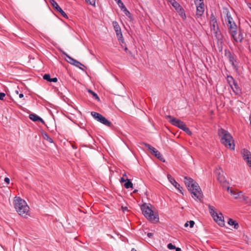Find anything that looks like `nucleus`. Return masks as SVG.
<instances>
[{
    "mask_svg": "<svg viewBox=\"0 0 251 251\" xmlns=\"http://www.w3.org/2000/svg\"><path fill=\"white\" fill-rule=\"evenodd\" d=\"M250 6H249V7L250 8V9H251V4H250Z\"/></svg>",
    "mask_w": 251,
    "mask_h": 251,
    "instance_id": "nucleus-61",
    "label": "nucleus"
},
{
    "mask_svg": "<svg viewBox=\"0 0 251 251\" xmlns=\"http://www.w3.org/2000/svg\"><path fill=\"white\" fill-rule=\"evenodd\" d=\"M199 1V0H195V3L196 5H198V4Z\"/></svg>",
    "mask_w": 251,
    "mask_h": 251,
    "instance_id": "nucleus-52",
    "label": "nucleus"
},
{
    "mask_svg": "<svg viewBox=\"0 0 251 251\" xmlns=\"http://www.w3.org/2000/svg\"><path fill=\"white\" fill-rule=\"evenodd\" d=\"M225 22L229 32L231 31L232 32H234L233 30L236 29L238 27L229 12H227L226 14Z\"/></svg>",
    "mask_w": 251,
    "mask_h": 251,
    "instance_id": "nucleus-4",
    "label": "nucleus"
},
{
    "mask_svg": "<svg viewBox=\"0 0 251 251\" xmlns=\"http://www.w3.org/2000/svg\"><path fill=\"white\" fill-rule=\"evenodd\" d=\"M233 91L236 94L238 95L241 93V90L239 87L237 82H234V83L230 86Z\"/></svg>",
    "mask_w": 251,
    "mask_h": 251,
    "instance_id": "nucleus-20",
    "label": "nucleus"
},
{
    "mask_svg": "<svg viewBox=\"0 0 251 251\" xmlns=\"http://www.w3.org/2000/svg\"><path fill=\"white\" fill-rule=\"evenodd\" d=\"M5 96V94L4 93H0V100H3L4 97Z\"/></svg>",
    "mask_w": 251,
    "mask_h": 251,
    "instance_id": "nucleus-41",
    "label": "nucleus"
},
{
    "mask_svg": "<svg viewBox=\"0 0 251 251\" xmlns=\"http://www.w3.org/2000/svg\"><path fill=\"white\" fill-rule=\"evenodd\" d=\"M218 27H217V29L215 28V30H211L213 32L214 36L216 37L217 39H220L221 36L220 31H218Z\"/></svg>",
    "mask_w": 251,
    "mask_h": 251,
    "instance_id": "nucleus-28",
    "label": "nucleus"
},
{
    "mask_svg": "<svg viewBox=\"0 0 251 251\" xmlns=\"http://www.w3.org/2000/svg\"><path fill=\"white\" fill-rule=\"evenodd\" d=\"M175 249L176 250V251H181V249L179 248L176 247V249Z\"/></svg>",
    "mask_w": 251,
    "mask_h": 251,
    "instance_id": "nucleus-51",
    "label": "nucleus"
},
{
    "mask_svg": "<svg viewBox=\"0 0 251 251\" xmlns=\"http://www.w3.org/2000/svg\"><path fill=\"white\" fill-rule=\"evenodd\" d=\"M250 124H251V114H250Z\"/></svg>",
    "mask_w": 251,
    "mask_h": 251,
    "instance_id": "nucleus-56",
    "label": "nucleus"
},
{
    "mask_svg": "<svg viewBox=\"0 0 251 251\" xmlns=\"http://www.w3.org/2000/svg\"><path fill=\"white\" fill-rule=\"evenodd\" d=\"M189 223L190 224V227L191 228L193 227L194 226V224H195L194 221H190L189 222Z\"/></svg>",
    "mask_w": 251,
    "mask_h": 251,
    "instance_id": "nucleus-42",
    "label": "nucleus"
},
{
    "mask_svg": "<svg viewBox=\"0 0 251 251\" xmlns=\"http://www.w3.org/2000/svg\"><path fill=\"white\" fill-rule=\"evenodd\" d=\"M124 176H126V174H125Z\"/></svg>",
    "mask_w": 251,
    "mask_h": 251,
    "instance_id": "nucleus-62",
    "label": "nucleus"
},
{
    "mask_svg": "<svg viewBox=\"0 0 251 251\" xmlns=\"http://www.w3.org/2000/svg\"><path fill=\"white\" fill-rule=\"evenodd\" d=\"M85 1L92 5H95L96 0H85Z\"/></svg>",
    "mask_w": 251,
    "mask_h": 251,
    "instance_id": "nucleus-37",
    "label": "nucleus"
},
{
    "mask_svg": "<svg viewBox=\"0 0 251 251\" xmlns=\"http://www.w3.org/2000/svg\"><path fill=\"white\" fill-rule=\"evenodd\" d=\"M182 130H183L184 131H185L186 133H187L189 135H191L192 134V132L190 131L189 128L187 127L186 125L182 128Z\"/></svg>",
    "mask_w": 251,
    "mask_h": 251,
    "instance_id": "nucleus-30",
    "label": "nucleus"
},
{
    "mask_svg": "<svg viewBox=\"0 0 251 251\" xmlns=\"http://www.w3.org/2000/svg\"><path fill=\"white\" fill-rule=\"evenodd\" d=\"M57 81V78L56 77H53L51 78L50 82H56Z\"/></svg>",
    "mask_w": 251,
    "mask_h": 251,
    "instance_id": "nucleus-43",
    "label": "nucleus"
},
{
    "mask_svg": "<svg viewBox=\"0 0 251 251\" xmlns=\"http://www.w3.org/2000/svg\"><path fill=\"white\" fill-rule=\"evenodd\" d=\"M124 186L126 189L133 187V184L130 179L126 178V181L124 184Z\"/></svg>",
    "mask_w": 251,
    "mask_h": 251,
    "instance_id": "nucleus-24",
    "label": "nucleus"
},
{
    "mask_svg": "<svg viewBox=\"0 0 251 251\" xmlns=\"http://www.w3.org/2000/svg\"><path fill=\"white\" fill-rule=\"evenodd\" d=\"M184 181L188 190L193 195L192 197L196 200L201 201L203 194L198 183L192 178L187 176L184 177Z\"/></svg>",
    "mask_w": 251,
    "mask_h": 251,
    "instance_id": "nucleus-1",
    "label": "nucleus"
},
{
    "mask_svg": "<svg viewBox=\"0 0 251 251\" xmlns=\"http://www.w3.org/2000/svg\"><path fill=\"white\" fill-rule=\"evenodd\" d=\"M77 67L79 68L80 69L84 71V68H85V66L82 64L81 63V65H77V66H76Z\"/></svg>",
    "mask_w": 251,
    "mask_h": 251,
    "instance_id": "nucleus-40",
    "label": "nucleus"
},
{
    "mask_svg": "<svg viewBox=\"0 0 251 251\" xmlns=\"http://www.w3.org/2000/svg\"><path fill=\"white\" fill-rule=\"evenodd\" d=\"M131 251H136L134 248H132L131 249Z\"/></svg>",
    "mask_w": 251,
    "mask_h": 251,
    "instance_id": "nucleus-55",
    "label": "nucleus"
},
{
    "mask_svg": "<svg viewBox=\"0 0 251 251\" xmlns=\"http://www.w3.org/2000/svg\"><path fill=\"white\" fill-rule=\"evenodd\" d=\"M208 209L210 214L212 216V217L213 218L215 215L217 214L218 213L215 211V208L214 206L211 205H209L208 206Z\"/></svg>",
    "mask_w": 251,
    "mask_h": 251,
    "instance_id": "nucleus-25",
    "label": "nucleus"
},
{
    "mask_svg": "<svg viewBox=\"0 0 251 251\" xmlns=\"http://www.w3.org/2000/svg\"><path fill=\"white\" fill-rule=\"evenodd\" d=\"M210 20H216L215 16L213 14L211 15Z\"/></svg>",
    "mask_w": 251,
    "mask_h": 251,
    "instance_id": "nucleus-49",
    "label": "nucleus"
},
{
    "mask_svg": "<svg viewBox=\"0 0 251 251\" xmlns=\"http://www.w3.org/2000/svg\"><path fill=\"white\" fill-rule=\"evenodd\" d=\"M199 3L197 5V15L201 16L204 11V4L203 0H199Z\"/></svg>",
    "mask_w": 251,
    "mask_h": 251,
    "instance_id": "nucleus-16",
    "label": "nucleus"
},
{
    "mask_svg": "<svg viewBox=\"0 0 251 251\" xmlns=\"http://www.w3.org/2000/svg\"><path fill=\"white\" fill-rule=\"evenodd\" d=\"M115 0V1H117L118 2V1L119 0Z\"/></svg>",
    "mask_w": 251,
    "mask_h": 251,
    "instance_id": "nucleus-63",
    "label": "nucleus"
},
{
    "mask_svg": "<svg viewBox=\"0 0 251 251\" xmlns=\"http://www.w3.org/2000/svg\"><path fill=\"white\" fill-rule=\"evenodd\" d=\"M215 174L217 180L221 183H224L226 182V178L223 175V171L221 168L217 169L215 171Z\"/></svg>",
    "mask_w": 251,
    "mask_h": 251,
    "instance_id": "nucleus-14",
    "label": "nucleus"
},
{
    "mask_svg": "<svg viewBox=\"0 0 251 251\" xmlns=\"http://www.w3.org/2000/svg\"><path fill=\"white\" fill-rule=\"evenodd\" d=\"M126 178H125L124 177H122L121 178V179H120L121 183H123V182H126Z\"/></svg>",
    "mask_w": 251,
    "mask_h": 251,
    "instance_id": "nucleus-44",
    "label": "nucleus"
},
{
    "mask_svg": "<svg viewBox=\"0 0 251 251\" xmlns=\"http://www.w3.org/2000/svg\"><path fill=\"white\" fill-rule=\"evenodd\" d=\"M218 135L221 138V142H222L227 137H229L231 134L228 131L223 128H220L218 130Z\"/></svg>",
    "mask_w": 251,
    "mask_h": 251,
    "instance_id": "nucleus-15",
    "label": "nucleus"
},
{
    "mask_svg": "<svg viewBox=\"0 0 251 251\" xmlns=\"http://www.w3.org/2000/svg\"><path fill=\"white\" fill-rule=\"evenodd\" d=\"M63 54L65 56V59L70 64H73L74 60L75 59L73 58L72 57L70 56L68 54H67L66 52H63Z\"/></svg>",
    "mask_w": 251,
    "mask_h": 251,
    "instance_id": "nucleus-22",
    "label": "nucleus"
},
{
    "mask_svg": "<svg viewBox=\"0 0 251 251\" xmlns=\"http://www.w3.org/2000/svg\"><path fill=\"white\" fill-rule=\"evenodd\" d=\"M169 2H171V3L172 4V1H173V0H168Z\"/></svg>",
    "mask_w": 251,
    "mask_h": 251,
    "instance_id": "nucleus-57",
    "label": "nucleus"
},
{
    "mask_svg": "<svg viewBox=\"0 0 251 251\" xmlns=\"http://www.w3.org/2000/svg\"><path fill=\"white\" fill-rule=\"evenodd\" d=\"M226 80L230 85L231 86L232 85V84L234 83V82H236L235 80L234 79L233 77L231 75H227L226 77Z\"/></svg>",
    "mask_w": 251,
    "mask_h": 251,
    "instance_id": "nucleus-26",
    "label": "nucleus"
},
{
    "mask_svg": "<svg viewBox=\"0 0 251 251\" xmlns=\"http://www.w3.org/2000/svg\"><path fill=\"white\" fill-rule=\"evenodd\" d=\"M188 223L189 222H187L185 224H184V226L185 227H187L188 226Z\"/></svg>",
    "mask_w": 251,
    "mask_h": 251,
    "instance_id": "nucleus-53",
    "label": "nucleus"
},
{
    "mask_svg": "<svg viewBox=\"0 0 251 251\" xmlns=\"http://www.w3.org/2000/svg\"><path fill=\"white\" fill-rule=\"evenodd\" d=\"M50 3L52 7L64 18H68L65 12L60 8L57 3L54 0H50Z\"/></svg>",
    "mask_w": 251,
    "mask_h": 251,
    "instance_id": "nucleus-12",
    "label": "nucleus"
},
{
    "mask_svg": "<svg viewBox=\"0 0 251 251\" xmlns=\"http://www.w3.org/2000/svg\"><path fill=\"white\" fill-rule=\"evenodd\" d=\"M228 224L230 226H234V227L235 229H237L239 227L238 224L234 220L229 219L228 221Z\"/></svg>",
    "mask_w": 251,
    "mask_h": 251,
    "instance_id": "nucleus-23",
    "label": "nucleus"
},
{
    "mask_svg": "<svg viewBox=\"0 0 251 251\" xmlns=\"http://www.w3.org/2000/svg\"><path fill=\"white\" fill-rule=\"evenodd\" d=\"M172 5L177 11V12L179 13V14L182 17L183 19L186 18L184 10L179 3H178L175 0H173V1L172 2Z\"/></svg>",
    "mask_w": 251,
    "mask_h": 251,
    "instance_id": "nucleus-10",
    "label": "nucleus"
},
{
    "mask_svg": "<svg viewBox=\"0 0 251 251\" xmlns=\"http://www.w3.org/2000/svg\"><path fill=\"white\" fill-rule=\"evenodd\" d=\"M123 11L124 12V14L127 17L130 18L131 17V14L129 12V11L126 8L124 9Z\"/></svg>",
    "mask_w": 251,
    "mask_h": 251,
    "instance_id": "nucleus-35",
    "label": "nucleus"
},
{
    "mask_svg": "<svg viewBox=\"0 0 251 251\" xmlns=\"http://www.w3.org/2000/svg\"><path fill=\"white\" fill-rule=\"evenodd\" d=\"M213 218L216 221V222L220 226H222L225 225L224 217L221 213L215 215Z\"/></svg>",
    "mask_w": 251,
    "mask_h": 251,
    "instance_id": "nucleus-17",
    "label": "nucleus"
},
{
    "mask_svg": "<svg viewBox=\"0 0 251 251\" xmlns=\"http://www.w3.org/2000/svg\"><path fill=\"white\" fill-rule=\"evenodd\" d=\"M241 154L245 161L249 167H251V153L247 150L244 149L241 151Z\"/></svg>",
    "mask_w": 251,
    "mask_h": 251,
    "instance_id": "nucleus-11",
    "label": "nucleus"
},
{
    "mask_svg": "<svg viewBox=\"0 0 251 251\" xmlns=\"http://www.w3.org/2000/svg\"><path fill=\"white\" fill-rule=\"evenodd\" d=\"M141 209L144 216L151 223H156L159 221L158 214L153 212L151 204L144 203L141 205Z\"/></svg>",
    "mask_w": 251,
    "mask_h": 251,
    "instance_id": "nucleus-3",
    "label": "nucleus"
},
{
    "mask_svg": "<svg viewBox=\"0 0 251 251\" xmlns=\"http://www.w3.org/2000/svg\"><path fill=\"white\" fill-rule=\"evenodd\" d=\"M98 122H100L101 124L106 126H107L110 127L112 126V123L109 121L107 119H106L104 116L102 115L99 117L98 119L97 120Z\"/></svg>",
    "mask_w": 251,
    "mask_h": 251,
    "instance_id": "nucleus-19",
    "label": "nucleus"
},
{
    "mask_svg": "<svg viewBox=\"0 0 251 251\" xmlns=\"http://www.w3.org/2000/svg\"><path fill=\"white\" fill-rule=\"evenodd\" d=\"M43 78L49 82H50V79H51L50 75H49V74H45L43 75Z\"/></svg>",
    "mask_w": 251,
    "mask_h": 251,
    "instance_id": "nucleus-36",
    "label": "nucleus"
},
{
    "mask_svg": "<svg viewBox=\"0 0 251 251\" xmlns=\"http://www.w3.org/2000/svg\"><path fill=\"white\" fill-rule=\"evenodd\" d=\"M112 25L118 40L121 41L122 43H125V41L123 37L121 29L118 23L116 21H113L112 22Z\"/></svg>",
    "mask_w": 251,
    "mask_h": 251,
    "instance_id": "nucleus-8",
    "label": "nucleus"
},
{
    "mask_svg": "<svg viewBox=\"0 0 251 251\" xmlns=\"http://www.w3.org/2000/svg\"><path fill=\"white\" fill-rule=\"evenodd\" d=\"M225 55L227 57V58H228L229 61L230 62V63L231 64V65L233 67H235V65L234 64V56L232 54V53H231V52L229 50H225Z\"/></svg>",
    "mask_w": 251,
    "mask_h": 251,
    "instance_id": "nucleus-18",
    "label": "nucleus"
},
{
    "mask_svg": "<svg viewBox=\"0 0 251 251\" xmlns=\"http://www.w3.org/2000/svg\"><path fill=\"white\" fill-rule=\"evenodd\" d=\"M88 92L89 93H90L91 94H92L93 95V97L95 98V99L98 100H100V98H99V96H98V95L96 93H95L92 90H90V89L88 90Z\"/></svg>",
    "mask_w": 251,
    "mask_h": 251,
    "instance_id": "nucleus-31",
    "label": "nucleus"
},
{
    "mask_svg": "<svg viewBox=\"0 0 251 251\" xmlns=\"http://www.w3.org/2000/svg\"><path fill=\"white\" fill-rule=\"evenodd\" d=\"M167 178L170 183L176 189H177L179 192L183 195V193L182 191V187L180 186V184H178L175 179L170 175H167Z\"/></svg>",
    "mask_w": 251,
    "mask_h": 251,
    "instance_id": "nucleus-13",
    "label": "nucleus"
},
{
    "mask_svg": "<svg viewBox=\"0 0 251 251\" xmlns=\"http://www.w3.org/2000/svg\"><path fill=\"white\" fill-rule=\"evenodd\" d=\"M91 115L97 120L98 119V118L101 115L100 114L94 111L91 112Z\"/></svg>",
    "mask_w": 251,
    "mask_h": 251,
    "instance_id": "nucleus-32",
    "label": "nucleus"
},
{
    "mask_svg": "<svg viewBox=\"0 0 251 251\" xmlns=\"http://www.w3.org/2000/svg\"><path fill=\"white\" fill-rule=\"evenodd\" d=\"M227 190L228 192H229L231 195H233L234 198L235 199H237L238 196H239V195L237 193H236L235 192H233L230 188L229 187H228L227 188Z\"/></svg>",
    "mask_w": 251,
    "mask_h": 251,
    "instance_id": "nucleus-29",
    "label": "nucleus"
},
{
    "mask_svg": "<svg viewBox=\"0 0 251 251\" xmlns=\"http://www.w3.org/2000/svg\"><path fill=\"white\" fill-rule=\"evenodd\" d=\"M221 143L227 148H229L232 150H234L235 145L234 143V140L231 135L222 141Z\"/></svg>",
    "mask_w": 251,
    "mask_h": 251,
    "instance_id": "nucleus-9",
    "label": "nucleus"
},
{
    "mask_svg": "<svg viewBox=\"0 0 251 251\" xmlns=\"http://www.w3.org/2000/svg\"><path fill=\"white\" fill-rule=\"evenodd\" d=\"M29 118L30 120H32L33 121H40L42 123L45 124L44 121L41 118H40V117H39L38 116L35 114H30L29 115Z\"/></svg>",
    "mask_w": 251,
    "mask_h": 251,
    "instance_id": "nucleus-21",
    "label": "nucleus"
},
{
    "mask_svg": "<svg viewBox=\"0 0 251 251\" xmlns=\"http://www.w3.org/2000/svg\"><path fill=\"white\" fill-rule=\"evenodd\" d=\"M137 191H138V190H134L133 191V193H136V192H137Z\"/></svg>",
    "mask_w": 251,
    "mask_h": 251,
    "instance_id": "nucleus-58",
    "label": "nucleus"
},
{
    "mask_svg": "<svg viewBox=\"0 0 251 251\" xmlns=\"http://www.w3.org/2000/svg\"><path fill=\"white\" fill-rule=\"evenodd\" d=\"M119 42H120V43L123 48H124L125 46H126L125 42V43H122L121 41H119Z\"/></svg>",
    "mask_w": 251,
    "mask_h": 251,
    "instance_id": "nucleus-46",
    "label": "nucleus"
},
{
    "mask_svg": "<svg viewBox=\"0 0 251 251\" xmlns=\"http://www.w3.org/2000/svg\"><path fill=\"white\" fill-rule=\"evenodd\" d=\"M127 209V207H125L124 208V210H126Z\"/></svg>",
    "mask_w": 251,
    "mask_h": 251,
    "instance_id": "nucleus-60",
    "label": "nucleus"
},
{
    "mask_svg": "<svg viewBox=\"0 0 251 251\" xmlns=\"http://www.w3.org/2000/svg\"><path fill=\"white\" fill-rule=\"evenodd\" d=\"M15 92H16V93L17 94H19V92H18V91H17H17H15Z\"/></svg>",
    "mask_w": 251,
    "mask_h": 251,
    "instance_id": "nucleus-59",
    "label": "nucleus"
},
{
    "mask_svg": "<svg viewBox=\"0 0 251 251\" xmlns=\"http://www.w3.org/2000/svg\"><path fill=\"white\" fill-rule=\"evenodd\" d=\"M143 145L145 146V147L149 150L150 151L151 153L157 157L159 160L160 161H162L163 162H165V160L164 159V157H163L162 155L161 154V153L157 151L156 149H155L154 147H152L151 145H150L149 144L143 143Z\"/></svg>",
    "mask_w": 251,
    "mask_h": 251,
    "instance_id": "nucleus-5",
    "label": "nucleus"
},
{
    "mask_svg": "<svg viewBox=\"0 0 251 251\" xmlns=\"http://www.w3.org/2000/svg\"><path fill=\"white\" fill-rule=\"evenodd\" d=\"M4 181L7 183V184H9L10 183V179L8 177H5L4 178Z\"/></svg>",
    "mask_w": 251,
    "mask_h": 251,
    "instance_id": "nucleus-45",
    "label": "nucleus"
},
{
    "mask_svg": "<svg viewBox=\"0 0 251 251\" xmlns=\"http://www.w3.org/2000/svg\"><path fill=\"white\" fill-rule=\"evenodd\" d=\"M233 31L234 32H232L231 31L229 32L230 35L236 42H241L243 41L244 37L240 29L238 27H237V29L233 30Z\"/></svg>",
    "mask_w": 251,
    "mask_h": 251,
    "instance_id": "nucleus-7",
    "label": "nucleus"
},
{
    "mask_svg": "<svg viewBox=\"0 0 251 251\" xmlns=\"http://www.w3.org/2000/svg\"><path fill=\"white\" fill-rule=\"evenodd\" d=\"M119 6L120 7L121 10L123 11L124 9L126 8V6L124 4V3L122 2L121 0H119L117 2Z\"/></svg>",
    "mask_w": 251,
    "mask_h": 251,
    "instance_id": "nucleus-33",
    "label": "nucleus"
},
{
    "mask_svg": "<svg viewBox=\"0 0 251 251\" xmlns=\"http://www.w3.org/2000/svg\"><path fill=\"white\" fill-rule=\"evenodd\" d=\"M165 117L166 119H169V122L172 125L176 126L181 129H182L185 125V124L183 122L177 118L173 117L170 115H166Z\"/></svg>",
    "mask_w": 251,
    "mask_h": 251,
    "instance_id": "nucleus-6",
    "label": "nucleus"
},
{
    "mask_svg": "<svg viewBox=\"0 0 251 251\" xmlns=\"http://www.w3.org/2000/svg\"><path fill=\"white\" fill-rule=\"evenodd\" d=\"M72 65L76 67L77 66V65H81V63L80 62H79L78 61L75 59L74 60V62H73Z\"/></svg>",
    "mask_w": 251,
    "mask_h": 251,
    "instance_id": "nucleus-39",
    "label": "nucleus"
},
{
    "mask_svg": "<svg viewBox=\"0 0 251 251\" xmlns=\"http://www.w3.org/2000/svg\"><path fill=\"white\" fill-rule=\"evenodd\" d=\"M124 50L126 52H129V53H131V52L130 51L128 50L127 48L125 46L124 48Z\"/></svg>",
    "mask_w": 251,
    "mask_h": 251,
    "instance_id": "nucleus-50",
    "label": "nucleus"
},
{
    "mask_svg": "<svg viewBox=\"0 0 251 251\" xmlns=\"http://www.w3.org/2000/svg\"><path fill=\"white\" fill-rule=\"evenodd\" d=\"M244 200L246 201L247 203L251 202V200L250 199H248V198H247L246 199L245 198Z\"/></svg>",
    "mask_w": 251,
    "mask_h": 251,
    "instance_id": "nucleus-47",
    "label": "nucleus"
},
{
    "mask_svg": "<svg viewBox=\"0 0 251 251\" xmlns=\"http://www.w3.org/2000/svg\"><path fill=\"white\" fill-rule=\"evenodd\" d=\"M44 138L45 139H46V140H47L48 141H49L50 143H52L53 142V140L50 137L48 134H45V135H44Z\"/></svg>",
    "mask_w": 251,
    "mask_h": 251,
    "instance_id": "nucleus-34",
    "label": "nucleus"
},
{
    "mask_svg": "<svg viewBox=\"0 0 251 251\" xmlns=\"http://www.w3.org/2000/svg\"><path fill=\"white\" fill-rule=\"evenodd\" d=\"M14 207L18 214L24 218L29 215V207L25 201L20 197H15L14 201Z\"/></svg>",
    "mask_w": 251,
    "mask_h": 251,
    "instance_id": "nucleus-2",
    "label": "nucleus"
},
{
    "mask_svg": "<svg viewBox=\"0 0 251 251\" xmlns=\"http://www.w3.org/2000/svg\"><path fill=\"white\" fill-rule=\"evenodd\" d=\"M19 97H20V98H23L24 97V95H23V94H19Z\"/></svg>",
    "mask_w": 251,
    "mask_h": 251,
    "instance_id": "nucleus-54",
    "label": "nucleus"
},
{
    "mask_svg": "<svg viewBox=\"0 0 251 251\" xmlns=\"http://www.w3.org/2000/svg\"><path fill=\"white\" fill-rule=\"evenodd\" d=\"M210 25L211 26V30H215L216 25H217L216 20H210Z\"/></svg>",
    "mask_w": 251,
    "mask_h": 251,
    "instance_id": "nucleus-27",
    "label": "nucleus"
},
{
    "mask_svg": "<svg viewBox=\"0 0 251 251\" xmlns=\"http://www.w3.org/2000/svg\"><path fill=\"white\" fill-rule=\"evenodd\" d=\"M167 247L169 250H174L176 249V247L175 245H173L172 243H169L167 245Z\"/></svg>",
    "mask_w": 251,
    "mask_h": 251,
    "instance_id": "nucleus-38",
    "label": "nucleus"
},
{
    "mask_svg": "<svg viewBox=\"0 0 251 251\" xmlns=\"http://www.w3.org/2000/svg\"><path fill=\"white\" fill-rule=\"evenodd\" d=\"M147 236L149 237V238H151L152 236H153V233H151V232H149L147 234Z\"/></svg>",
    "mask_w": 251,
    "mask_h": 251,
    "instance_id": "nucleus-48",
    "label": "nucleus"
}]
</instances>
